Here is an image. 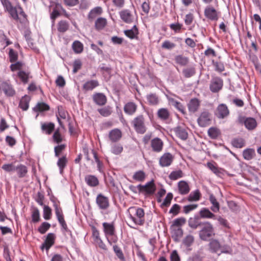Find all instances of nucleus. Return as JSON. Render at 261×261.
I'll list each match as a JSON object with an SVG mask.
<instances>
[{
    "label": "nucleus",
    "instance_id": "nucleus-1",
    "mask_svg": "<svg viewBox=\"0 0 261 261\" xmlns=\"http://www.w3.org/2000/svg\"><path fill=\"white\" fill-rule=\"evenodd\" d=\"M129 218L135 224L142 225L144 223V212L142 208L130 207L128 210Z\"/></svg>",
    "mask_w": 261,
    "mask_h": 261
},
{
    "label": "nucleus",
    "instance_id": "nucleus-2",
    "mask_svg": "<svg viewBox=\"0 0 261 261\" xmlns=\"http://www.w3.org/2000/svg\"><path fill=\"white\" fill-rule=\"evenodd\" d=\"M201 229L199 231V237L203 241H207L208 239L215 235L214 229L211 223L205 222L202 223Z\"/></svg>",
    "mask_w": 261,
    "mask_h": 261
},
{
    "label": "nucleus",
    "instance_id": "nucleus-3",
    "mask_svg": "<svg viewBox=\"0 0 261 261\" xmlns=\"http://www.w3.org/2000/svg\"><path fill=\"white\" fill-rule=\"evenodd\" d=\"M133 124L135 130L138 133L143 134L146 132L144 125V118L142 115L139 116L133 120Z\"/></svg>",
    "mask_w": 261,
    "mask_h": 261
},
{
    "label": "nucleus",
    "instance_id": "nucleus-4",
    "mask_svg": "<svg viewBox=\"0 0 261 261\" xmlns=\"http://www.w3.org/2000/svg\"><path fill=\"white\" fill-rule=\"evenodd\" d=\"M138 189L140 192L145 193L147 194H152L155 192V187L153 180H151L144 186L139 185Z\"/></svg>",
    "mask_w": 261,
    "mask_h": 261
},
{
    "label": "nucleus",
    "instance_id": "nucleus-5",
    "mask_svg": "<svg viewBox=\"0 0 261 261\" xmlns=\"http://www.w3.org/2000/svg\"><path fill=\"white\" fill-rule=\"evenodd\" d=\"M210 114L207 111H204L201 113L197 119V122L199 126L205 127L211 123Z\"/></svg>",
    "mask_w": 261,
    "mask_h": 261
},
{
    "label": "nucleus",
    "instance_id": "nucleus-6",
    "mask_svg": "<svg viewBox=\"0 0 261 261\" xmlns=\"http://www.w3.org/2000/svg\"><path fill=\"white\" fill-rule=\"evenodd\" d=\"M173 156L171 153H164L160 159V165L162 167L169 166L173 162Z\"/></svg>",
    "mask_w": 261,
    "mask_h": 261
},
{
    "label": "nucleus",
    "instance_id": "nucleus-7",
    "mask_svg": "<svg viewBox=\"0 0 261 261\" xmlns=\"http://www.w3.org/2000/svg\"><path fill=\"white\" fill-rule=\"evenodd\" d=\"M96 203L101 209L105 210L109 205V200L107 197L101 194H99L96 198Z\"/></svg>",
    "mask_w": 261,
    "mask_h": 261
},
{
    "label": "nucleus",
    "instance_id": "nucleus-8",
    "mask_svg": "<svg viewBox=\"0 0 261 261\" xmlns=\"http://www.w3.org/2000/svg\"><path fill=\"white\" fill-rule=\"evenodd\" d=\"M223 86V81L219 78L213 79L210 85V89L213 92L219 91Z\"/></svg>",
    "mask_w": 261,
    "mask_h": 261
},
{
    "label": "nucleus",
    "instance_id": "nucleus-9",
    "mask_svg": "<svg viewBox=\"0 0 261 261\" xmlns=\"http://www.w3.org/2000/svg\"><path fill=\"white\" fill-rule=\"evenodd\" d=\"M204 15L209 19L217 20L218 19V13L213 7H207L204 10Z\"/></svg>",
    "mask_w": 261,
    "mask_h": 261
},
{
    "label": "nucleus",
    "instance_id": "nucleus-10",
    "mask_svg": "<svg viewBox=\"0 0 261 261\" xmlns=\"http://www.w3.org/2000/svg\"><path fill=\"white\" fill-rule=\"evenodd\" d=\"M55 238V237L54 233H48L44 243L42 245L41 248L43 249L44 248H45L47 250H48L54 244Z\"/></svg>",
    "mask_w": 261,
    "mask_h": 261
},
{
    "label": "nucleus",
    "instance_id": "nucleus-11",
    "mask_svg": "<svg viewBox=\"0 0 261 261\" xmlns=\"http://www.w3.org/2000/svg\"><path fill=\"white\" fill-rule=\"evenodd\" d=\"M218 114V117L220 118H224L229 114V110L225 104L219 105L217 109Z\"/></svg>",
    "mask_w": 261,
    "mask_h": 261
},
{
    "label": "nucleus",
    "instance_id": "nucleus-12",
    "mask_svg": "<svg viewBox=\"0 0 261 261\" xmlns=\"http://www.w3.org/2000/svg\"><path fill=\"white\" fill-rule=\"evenodd\" d=\"M93 99L94 102L98 105L102 106L107 102L106 96L102 93H98L93 95Z\"/></svg>",
    "mask_w": 261,
    "mask_h": 261
},
{
    "label": "nucleus",
    "instance_id": "nucleus-13",
    "mask_svg": "<svg viewBox=\"0 0 261 261\" xmlns=\"http://www.w3.org/2000/svg\"><path fill=\"white\" fill-rule=\"evenodd\" d=\"M151 146L154 151L160 152L163 148V143L160 139L155 138L151 140Z\"/></svg>",
    "mask_w": 261,
    "mask_h": 261
},
{
    "label": "nucleus",
    "instance_id": "nucleus-14",
    "mask_svg": "<svg viewBox=\"0 0 261 261\" xmlns=\"http://www.w3.org/2000/svg\"><path fill=\"white\" fill-rule=\"evenodd\" d=\"M178 189L179 193L181 195H186L188 194L190 190L188 184L184 180H181L178 182Z\"/></svg>",
    "mask_w": 261,
    "mask_h": 261
},
{
    "label": "nucleus",
    "instance_id": "nucleus-15",
    "mask_svg": "<svg viewBox=\"0 0 261 261\" xmlns=\"http://www.w3.org/2000/svg\"><path fill=\"white\" fill-rule=\"evenodd\" d=\"M200 101L197 98H193L189 101L188 106L189 111L191 113L196 112L199 109Z\"/></svg>",
    "mask_w": 261,
    "mask_h": 261
},
{
    "label": "nucleus",
    "instance_id": "nucleus-16",
    "mask_svg": "<svg viewBox=\"0 0 261 261\" xmlns=\"http://www.w3.org/2000/svg\"><path fill=\"white\" fill-rule=\"evenodd\" d=\"M109 138L112 142H117L120 139L122 136L121 131L118 129H114L109 133Z\"/></svg>",
    "mask_w": 261,
    "mask_h": 261
},
{
    "label": "nucleus",
    "instance_id": "nucleus-17",
    "mask_svg": "<svg viewBox=\"0 0 261 261\" xmlns=\"http://www.w3.org/2000/svg\"><path fill=\"white\" fill-rule=\"evenodd\" d=\"M174 132L177 136L182 140H186L188 138V133L184 128L178 126L174 128Z\"/></svg>",
    "mask_w": 261,
    "mask_h": 261
},
{
    "label": "nucleus",
    "instance_id": "nucleus-18",
    "mask_svg": "<svg viewBox=\"0 0 261 261\" xmlns=\"http://www.w3.org/2000/svg\"><path fill=\"white\" fill-rule=\"evenodd\" d=\"M1 88L5 94L8 96H13L15 94V91L12 86L6 82L2 84Z\"/></svg>",
    "mask_w": 261,
    "mask_h": 261
},
{
    "label": "nucleus",
    "instance_id": "nucleus-19",
    "mask_svg": "<svg viewBox=\"0 0 261 261\" xmlns=\"http://www.w3.org/2000/svg\"><path fill=\"white\" fill-rule=\"evenodd\" d=\"M244 123L246 128L249 130L254 129L257 125L255 119L250 117L245 118L244 121Z\"/></svg>",
    "mask_w": 261,
    "mask_h": 261
},
{
    "label": "nucleus",
    "instance_id": "nucleus-20",
    "mask_svg": "<svg viewBox=\"0 0 261 261\" xmlns=\"http://www.w3.org/2000/svg\"><path fill=\"white\" fill-rule=\"evenodd\" d=\"M120 16L123 21L130 23L133 21L132 15L128 10H124L120 12Z\"/></svg>",
    "mask_w": 261,
    "mask_h": 261
},
{
    "label": "nucleus",
    "instance_id": "nucleus-21",
    "mask_svg": "<svg viewBox=\"0 0 261 261\" xmlns=\"http://www.w3.org/2000/svg\"><path fill=\"white\" fill-rule=\"evenodd\" d=\"M99 83L97 81L91 80L87 81L84 84L83 89L85 91L92 90L95 87H97Z\"/></svg>",
    "mask_w": 261,
    "mask_h": 261
},
{
    "label": "nucleus",
    "instance_id": "nucleus-22",
    "mask_svg": "<svg viewBox=\"0 0 261 261\" xmlns=\"http://www.w3.org/2000/svg\"><path fill=\"white\" fill-rule=\"evenodd\" d=\"M136 109L137 106L133 102H129L127 103L124 107V112L129 115H132L134 113L136 112Z\"/></svg>",
    "mask_w": 261,
    "mask_h": 261
},
{
    "label": "nucleus",
    "instance_id": "nucleus-23",
    "mask_svg": "<svg viewBox=\"0 0 261 261\" xmlns=\"http://www.w3.org/2000/svg\"><path fill=\"white\" fill-rule=\"evenodd\" d=\"M209 199L211 203L213 204V206L211 208V210L215 213L219 212L220 209V205L216 197L213 194H211L210 195Z\"/></svg>",
    "mask_w": 261,
    "mask_h": 261
},
{
    "label": "nucleus",
    "instance_id": "nucleus-24",
    "mask_svg": "<svg viewBox=\"0 0 261 261\" xmlns=\"http://www.w3.org/2000/svg\"><path fill=\"white\" fill-rule=\"evenodd\" d=\"M125 35L130 39L137 38L138 31L136 25H134L132 29L124 31Z\"/></svg>",
    "mask_w": 261,
    "mask_h": 261
},
{
    "label": "nucleus",
    "instance_id": "nucleus-25",
    "mask_svg": "<svg viewBox=\"0 0 261 261\" xmlns=\"http://www.w3.org/2000/svg\"><path fill=\"white\" fill-rule=\"evenodd\" d=\"M102 225L106 235L112 236L114 234L115 228L113 224L104 222Z\"/></svg>",
    "mask_w": 261,
    "mask_h": 261
},
{
    "label": "nucleus",
    "instance_id": "nucleus-26",
    "mask_svg": "<svg viewBox=\"0 0 261 261\" xmlns=\"http://www.w3.org/2000/svg\"><path fill=\"white\" fill-rule=\"evenodd\" d=\"M209 246L211 251L213 252H217L221 248V245L219 242L215 239L211 240L209 243Z\"/></svg>",
    "mask_w": 261,
    "mask_h": 261
},
{
    "label": "nucleus",
    "instance_id": "nucleus-27",
    "mask_svg": "<svg viewBox=\"0 0 261 261\" xmlns=\"http://www.w3.org/2000/svg\"><path fill=\"white\" fill-rule=\"evenodd\" d=\"M85 181L91 187H95L98 185V179L93 175H87L85 177Z\"/></svg>",
    "mask_w": 261,
    "mask_h": 261
},
{
    "label": "nucleus",
    "instance_id": "nucleus-28",
    "mask_svg": "<svg viewBox=\"0 0 261 261\" xmlns=\"http://www.w3.org/2000/svg\"><path fill=\"white\" fill-rule=\"evenodd\" d=\"M30 98L27 95H25L22 97L20 100L19 106L24 111L27 110L29 108V101Z\"/></svg>",
    "mask_w": 261,
    "mask_h": 261
},
{
    "label": "nucleus",
    "instance_id": "nucleus-29",
    "mask_svg": "<svg viewBox=\"0 0 261 261\" xmlns=\"http://www.w3.org/2000/svg\"><path fill=\"white\" fill-rule=\"evenodd\" d=\"M55 125L53 123H43L41 125V129L47 134H50L54 130Z\"/></svg>",
    "mask_w": 261,
    "mask_h": 261
},
{
    "label": "nucleus",
    "instance_id": "nucleus-30",
    "mask_svg": "<svg viewBox=\"0 0 261 261\" xmlns=\"http://www.w3.org/2000/svg\"><path fill=\"white\" fill-rule=\"evenodd\" d=\"M255 153L253 149L248 148L244 150L243 152L244 158L246 160H251L255 155Z\"/></svg>",
    "mask_w": 261,
    "mask_h": 261
},
{
    "label": "nucleus",
    "instance_id": "nucleus-31",
    "mask_svg": "<svg viewBox=\"0 0 261 261\" xmlns=\"http://www.w3.org/2000/svg\"><path fill=\"white\" fill-rule=\"evenodd\" d=\"M202 223L199 222L198 218H190L188 221L189 226L193 229L197 228L198 226H201Z\"/></svg>",
    "mask_w": 261,
    "mask_h": 261
},
{
    "label": "nucleus",
    "instance_id": "nucleus-32",
    "mask_svg": "<svg viewBox=\"0 0 261 261\" xmlns=\"http://www.w3.org/2000/svg\"><path fill=\"white\" fill-rule=\"evenodd\" d=\"M69 23L65 20H61L58 24V30L61 33H64L69 29Z\"/></svg>",
    "mask_w": 261,
    "mask_h": 261
},
{
    "label": "nucleus",
    "instance_id": "nucleus-33",
    "mask_svg": "<svg viewBox=\"0 0 261 261\" xmlns=\"http://www.w3.org/2000/svg\"><path fill=\"white\" fill-rule=\"evenodd\" d=\"M175 62L181 66L186 65L189 62V59L187 57L182 55L176 56L175 58Z\"/></svg>",
    "mask_w": 261,
    "mask_h": 261
},
{
    "label": "nucleus",
    "instance_id": "nucleus-34",
    "mask_svg": "<svg viewBox=\"0 0 261 261\" xmlns=\"http://www.w3.org/2000/svg\"><path fill=\"white\" fill-rule=\"evenodd\" d=\"M102 12V9L101 7H98L92 9L88 15V18L90 19H94L97 15H99Z\"/></svg>",
    "mask_w": 261,
    "mask_h": 261
},
{
    "label": "nucleus",
    "instance_id": "nucleus-35",
    "mask_svg": "<svg viewBox=\"0 0 261 261\" xmlns=\"http://www.w3.org/2000/svg\"><path fill=\"white\" fill-rule=\"evenodd\" d=\"M49 106L44 102H39L34 108L35 111L43 112L49 110Z\"/></svg>",
    "mask_w": 261,
    "mask_h": 261
},
{
    "label": "nucleus",
    "instance_id": "nucleus-36",
    "mask_svg": "<svg viewBox=\"0 0 261 261\" xmlns=\"http://www.w3.org/2000/svg\"><path fill=\"white\" fill-rule=\"evenodd\" d=\"M15 171H17V174L20 177H24L27 173V167L22 165H20L16 167Z\"/></svg>",
    "mask_w": 261,
    "mask_h": 261
},
{
    "label": "nucleus",
    "instance_id": "nucleus-37",
    "mask_svg": "<svg viewBox=\"0 0 261 261\" xmlns=\"http://www.w3.org/2000/svg\"><path fill=\"white\" fill-rule=\"evenodd\" d=\"M158 116L162 119H167L169 116L168 110L165 108H162L158 110Z\"/></svg>",
    "mask_w": 261,
    "mask_h": 261
},
{
    "label": "nucleus",
    "instance_id": "nucleus-38",
    "mask_svg": "<svg viewBox=\"0 0 261 261\" xmlns=\"http://www.w3.org/2000/svg\"><path fill=\"white\" fill-rule=\"evenodd\" d=\"M106 23L107 20L105 18H99L96 20L95 25L96 29L101 30L105 27Z\"/></svg>",
    "mask_w": 261,
    "mask_h": 261
},
{
    "label": "nucleus",
    "instance_id": "nucleus-39",
    "mask_svg": "<svg viewBox=\"0 0 261 261\" xmlns=\"http://www.w3.org/2000/svg\"><path fill=\"white\" fill-rule=\"evenodd\" d=\"M200 215L201 217L205 218H213L215 216L214 214L207 208L201 210L200 212Z\"/></svg>",
    "mask_w": 261,
    "mask_h": 261
},
{
    "label": "nucleus",
    "instance_id": "nucleus-40",
    "mask_svg": "<svg viewBox=\"0 0 261 261\" xmlns=\"http://www.w3.org/2000/svg\"><path fill=\"white\" fill-rule=\"evenodd\" d=\"M208 136L212 139L217 138L220 134V130L216 127H211L208 130Z\"/></svg>",
    "mask_w": 261,
    "mask_h": 261
},
{
    "label": "nucleus",
    "instance_id": "nucleus-41",
    "mask_svg": "<svg viewBox=\"0 0 261 261\" xmlns=\"http://www.w3.org/2000/svg\"><path fill=\"white\" fill-rule=\"evenodd\" d=\"M200 197V193L199 190H196L193 192L191 193L188 198L189 201H198L199 200Z\"/></svg>",
    "mask_w": 261,
    "mask_h": 261
},
{
    "label": "nucleus",
    "instance_id": "nucleus-42",
    "mask_svg": "<svg viewBox=\"0 0 261 261\" xmlns=\"http://www.w3.org/2000/svg\"><path fill=\"white\" fill-rule=\"evenodd\" d=\"M183 173L181 170H179L177 171H172L169 176V177L171 180H176L177 179L182 177Z\"/></svg>",
    "mask_w": 261,
    "mask_h": 261
},
{
    "label": "nucleus",
    "instance_id": "nucleus-43",
    "mask_svg": "<svg viewBox=\"0 0 261 261\" xmlns=\"http://www.w3.org/2000/svg\"><path fill=\"white\" fill-rule=\"evenodd\" d=\"M232 145L237 148H242L245 145V141L242 138L234 139L232 141Z\"/></svg>",
    "mask_w": 261,
    "mask_h": 261
},
{
    "label": "nucleus",
    "instance_id": "nucleus-44",
    "mask_svg": "<svg viewBox=\"0 0 261 261\" xmlns=\"http://www.w3.org/2000/svg\"><path fill=\"white\" fill-rule=\"evenodd\" d=\"M133 177L136 180L142 181L145 178V174L143 171L140 170L135 172Z\"/></svg>",
    "mask_w": 261,
    "mask_h": 261
},
{
    "label": "nucleus",
    "instance_id": "nucleus-45",
    "mask_svg": "<svg viewBox=\"0 0 261 261\" xmlns=\"http://www.w3.org/2000/svg\"><path fill=\"white\" fill-rule=\"evenodd\" d=\"M72 48L76 53H81L83 50V45L80 41H75L73 43Z\"/></svg>",
    "mask_w": 261,
    "mask_h": 261
},
{
    "label": "nucleus",
    "instance_id": "nucleus-46",
    "mask_svg": "<svg viewBox=\"0 0 261 261\" xmlns=\"http://www.w3.org/2000/svg\"><path fill=\"white\" fill-rule=\"evenodd\" d=\"M182 73L185 77L189 78L195 74V69L193 67L188 68L183 70Z\"/></svg>",
    "mask_w": 261,
    "mask_h": 261
},
{
    "label": "nucleus",
    "instance_id": "nucleus-47",
    "mask_svg": "<svg viewBox=\"0 0 261 261\" xmlns=\"http://www.w3.org/2000/svg\"><path fill=\"white\" fill-rule=\"evenodd\" d=\"M63 9V11H65L64 9H63L62 6L60 4H57L56 5L55 8L53 10L50 17L52 19H55L58 16H59L60 13L58 10V9Z\"/></svg>",
    "mask_w": 261,
    "mask_h": 261
},
{
    "label": "nucleus",
    "instance_id": "nucleus-48",
    "mask_svg": "<svg viewBox=\"0 0 261 261\" xmlns=\"http://www.w3.org/2000/svg\"><path fill=\"white\" fill-rule=\"evenodd\" d=\"M147 98L150 105H155L159 102L158 97L155 94H150L147 96Z\"/></svg>",
    "mask_w": 261,
    "mask_h": 261
},
{
    "label": "nucleus",
    "instance_id": "nucleus-49",
    "mask_svg": "<svg viewBox=\"0 0 261 261\" xmlns=\"http://www.w3.org/2000/svg\"><path fill=\"white\" fill-rule=\"evenodd\" d=\"M173 198V194L171 193H168L165 198L163 202L161 204L162 207H168L170 205L171 201Z\"/></svg>",
    "mask_w": 261,
    "mask_h": 261
},
{
    "label": "nucleus",
    "instance_id": "nucleus-50",
    "mask_svg": "<svg viewBox=\"0 0 261 261\" xmlns=\"http://www.w3.org/2000/svg\"><path fill=\"white\" fill-rule=\"evenodd\" d=\"M67 162V160L65 156H63L62 158L59 159L57 165L60 168L61 172L63 171V170L65 167Z\"/></svg>",
    "mask_w": 261,
    "mask_h": 261
},
{
    "label": "nucleus",
    "instance_id": "nucleus-51",
    "mask_svg": "<svg viewBox=\"0 0 261 261\" xmlns=\"http://www.w3.org/2000/svg\"><path fill=\"white\" fill-rule=\"evenodd\" d=\"M50 224L48 222H43L38 228V231L41 233L44 234L50 228Z\"/></svg>",
    "mask_w": 261,
    "mask_h": 261
},
{
    "label": "nucleus",
    "instance_id": "nucleus-52",
    "mask_svg": "<svg viewBox=\"0 0 261 261\" xmlns=\"http://www.w3.org/2000/svg\"><path fill=\"white\" fill-rule=\"evenodd\" d=\"M51 214V208L47 206L44 205L43 208V217L45 220H49L50 218Z\"/></svg>",
    "mask_w": 261,
    "mask_h": 261
},
{
    "label": "nucleus",
    "instance_id": "nucleus-53",
    "mask_svg": "<svg viewBox=\"0 0 261 261\" xmlns=\"http://www.w3.org/2000/svg\"><path fill=\"white\" fill-rule=\"evenodd\" d=\"M186 222L185 218L183 217L177 218L173 221L172 226H177L179 227L184 225Z\"/></svg>",
    "mask_w": 261,
    "mask_h": 261
},
{
    "label": "nucleus",
    "instance_id": "nucleus-54",
    "mask_svg": "<svg viewBox=\"0 0 261 261\" xmlns=\"http://www.w3.org/2000/svg\"><path fill=\"white\" fill-rule=\"evenodd\" d=\"M173 234L175 237V240L177 241L179 238L182 236L183 230L180 227L174 228L173 230Z\"/></svg>",
    "mask_w": 261,
    "mask_h": 261
},
{
    "label": "nucleus",
    "instance_id": "nucleus-55",
    "mask_svg": "<svg viewBox=\"0 0 261 261\" xmlns=\"http://www.w3.org/2000/svg\"><path fill=\"white\" fill-rule=\"evenodd\" d=\"M113 249L117 257L120 259L123 260L124 259V257L121 249L117 245H114L113 246Z\"/></svg>",
    "mask_w": 261,
    "mask_h": 261
},
{
    "label": "nucleus",
    "instance_id": "nucleus-56",
    "mask_svg": "<svg viewBox=\"0 0 261 261\" xmlns=\"http://www.w3.org/2000/svg\"><path fill=\"white\" fill-rule=\"evenodd\" d=\"M112 152L115 154H119L122 152L123 150V147L121 145L115 144L112 147Z\"/></svg>",
    "mask_w": 261,
    "mask_h": 261
},
{
    "label": "nucleus",
    "instance_id": "nucleus-57",
    "mask_svg": "<svg viewBox=\"0 0 261 261\" xmlns=\"http://www.w3.org/2000/svg\"><path fill=\"white\" fill-rule=\"evenodd\" d=\"M11 17L15 20H18V11L17 10V9L15 7H12L10 9H9L7 11Z\"/></svg>",
    "mask_w": 261,
    "mask_h": 261
},
{
    "label": "nucleus",
    "instance_id": "nucleus-58",
    "mask_svg": "<svg viewBox=\"0 0 261 261\" xmlns=\"http://www.w3.org/2000/svg\"><path fill=\"white\" fill-rule=\"evenodd\" d=\"M194 242V237L191 235L187 236L183 240L184 244L187 247H190Z\"/></svg>",
    "mask_w": 261,
    "mask_h": 261
},
{
    "label": "nucleus",
    "instance_id": "nucleus-59",
    "mask_svg": "<svg viewBox=\"0 0 261 261\" xmlns=\"http://www.w3.org/2000/svg\"><path fill=\"white\" fill-rule=\"evenodd\" d=\"M9 55L10 58V61L11 62H14L17 60L18 54L17 52L14 51L13 49H10Z\"/></svg>",
    "mask_w": 261,
    "mask_h": 261
},
{
    "label": "nucleus",
    "instance_id": "nucleus-60",
    "mask_svg": "<svg viewBox=\"0 0 261 261\" xmlns=\"http://www.w3.org/2000/svg\"><path fill=\"white\" fill-rule=\"evenodd\" d=\"M180 210V206L177 204H174L169 211V213L173 215V216L177 215Z\"/></svg>",
    "mask_w": 261,
    "mask_h": 261
},
{
    "label": "nucleus",
    "instance_id": "nucleus-61",
    "mask_svg": "<svg viewBox=\"0 0 261 261\" xmlns=\"http://www.w3.org/2000/svg\"><path fill=\"white\" fill-rule=\"evenodd\" d=\"M18 76L24 83H27L28 82V73L23 71H20L18 73Z\"/></svg>",
    "mask_w": 261,
    "mask_h": 261
},
{
    "label": "nucleus",
    "instance_id": "nucleus-62",
    "mask_svg": "<svg viewBox=\"0 0 261 261\" xmlns=\"http://www.w3.org/2000/svg\"><path fill=\"white\" fill-rule=\"evenodd\" d=\"M32 221L34 222H37L40 220V214L37 208L34 209L32 213Z\"/></svg>",
    "mask_w": 261,
    "mask_h": 261
},
{
    "label": "nucleus",
    "instance_id": "nucleus-63",
    "mask_svg": "<svg viewBox=\"0 0 261 261\" xmlns=\"http://www.w3.org/2000/svg\"><path fill=\"white\" fill-rule=\"evenodd\" d=\"M2 168L7 172H11L15 171L16 167L13 164H8L3 165Z\"/></svg>",
    "mask_w": 261,
    "mask_h": 261
},
{
    "label": "nucleus",
    "instance_id": "nucleus-64",
    "mask_svg": "<svg viewBox=\"0 0 261 261\" xmlns=\"http://www.w3.org/2000/svg\"><path fill=\"white\" fill-rule=\"evenodd\" d=\"M53 137L54 140L57 143H59L62 141V138L61 137V135L59 132V129H57L55 131Z\"/></svg>",
    "mask_w": 261,
    "mask_h": 261
}]
</instances>
